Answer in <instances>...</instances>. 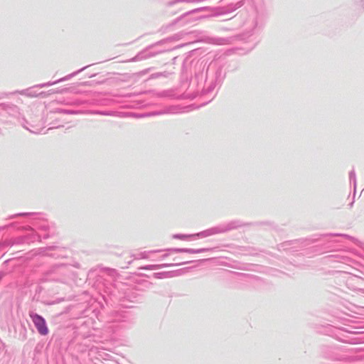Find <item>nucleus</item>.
<instances>
[{
    "label": "nucleus",
    "mask_w": 364,
    "mask_h": 364,
    "mask_svg": "<svg viewBox=\"0 0 364 364\" xmlns=\"http://www.w3.org/2000/svg\"><path fill=\"white\" fill-rule=\"evenodd\" d=\"M30 317L36 328L38 332L41 336H46L49 333L46 320L37 314H30Z\"/></svg>",
    "instance_id": "obj_1"
},
{
    "label": "nucleus",
    "mask_w": 364,
    "mask_h": 364,
    "mask_svg": "<svg viewBox=\"0 0 364 364\" xmlns=\"http://www.w3.org/2000/svg\"><path fill=\"white\" fill-rule=\"evenodd\" d=\"M189 237V235H173L174 238L180 239V240H186Z\"/></svg>",
    "instance_id": "obj_2"
},
{
    "label": "nucleus",
    "mask_w": 364,
    "mask_h": 364,
    "mask_svg": "<svg viewBox=\"0 0 364 364\" xmlns=\"http://www.w3.org/2000/svg\"><path fill=\"white\" fill-rule=\"evenodd\" d=\"M181 252H191V250H181Z\"/></svg>",
    "instance_id": "obj_3"
}]
</instances>
